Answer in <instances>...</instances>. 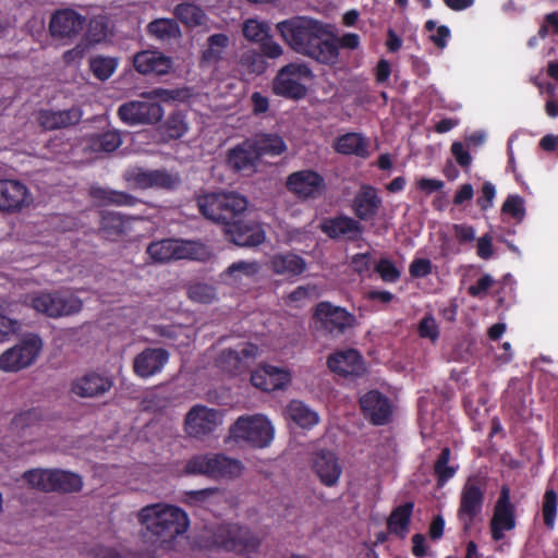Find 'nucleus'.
<instances>
[{
  "label": "nucleus",
  "mask_w": 558,
  "mask_h": 558,
  "mask_svg": "<svg viewBox=\"0 0 558 558\" xmlns=\"http://www.w3.org/2000/svg\"><path fill=\"white\" fill-rule=\"evenodd\" d=\"M277 29L294 51L320 63L337 62L339 51L327 25L310 17L295 16L278 23Z\"/></svg>",
  "instance_id": "obj_1"
},
{
  "label": "nucleus",
  "mask_w": 558,
  "mask_h": 558,
  "mask_svg": "<svg viewBox=\"0 0 558 558\" xmlns=\"http://www.w3.org/2000/svg\"><path fill=\"white\" fill-rule=\"evenodd\" d=\"M136 519L145 535L166 550H175L190 527L187 513L180 507L166 502L141 508Z\"/></svg>",
  "instance_id": "obj_2"
},
{
  "label": "nucleus",
  "mask_w": 558,
  "mask_h": 558,
  "mask_svg": "<svg viewBox=\"0 0 558 558\" xmlns=\"http://www.w3.org/2000/svg\"><path fill=\"white\" fill-rule=\"evenodd\" d=\"M229 438L253 448H266L275 438V426L265 414L242 415L230 426Z\"/></svg>",
  "instance_id": "obj_3"
},
{
  "label": "nucleus",
  "mask_w": 558,
  "mask_h": 558,
  "mask_svg": "<svg viewBox=\"0 0 558 558\" xmlns=\"http://www.w3.org/2000/svg\"><path fill=\"white\" fill-rule=\"evenodd\" d=\"M247 199L234 192L209 193L197 197L199 211L207 219L223 225L246 210Z\"/></svg>",
  "instance_id": "obj_4"
},
{
  "label": "nucleus",
  "mask_w": 558,
  "mask_h": 558,
  "mask_svg": "<svg viewBox=\"0 0 558 558\" xmlns=\"http://www.w3.org/2000/svg\"><path fill=\"white\" fill-rule=\"evenodd\" d=\"M259 544V538L247 527L238 523H223L213 532V542L205 547L217 546L250 557L258 549Z\"/></svg>",
  "instance_id": "obj_5"
},
{
  "label": "nucleus",
  "mask_w": 558,
  "mask_h": 558,
  "mask_svg": "<svg viewBox=\"0 0 558 558\" xmlns=\"http://www.w3.org/2000/svg\"><path fill=\"white\" fill-rule=\"evenodd\" d=\"M25 303L37 313L47 317L59 318L78 313L82 301L71 293L39 292L26 298Z\"/></svg>",
  "instance_id": "obj_6"
},
{
  "label": "nucleus",
  "mask_w": 558,
  "mask_h": 558,
  "mask_svg": "<svg viewBox=\"0 0 558 558\" xmlns=\"http://www.w3.org/2000/svg\"><path fill=\"white\" fill-rule=\"evenodd\" d=\"M313 77L311 69L303 62H292L281 68L272 81L274 94L301 99L306 93V83Z\"/></svg>",
  "instance_id": "obj_7"
},
{
  "label": "nucleus",
  "mask_w": 558,
  "mask_h": 558,
  "mask_svg": "<svg viewBox=\"0 0 558 558\" xmlns=\"http://www.w3.org/2000/svg\"><path fill=\"white\" fill-rule=\"evenodd\" d=\"M146 253L155 264H166L178 259H199L205 255V247L197 242L179 239H163L151 242Z\"/></svg>",
  "instance_id": "obj_8"
},
{
  "label": "nucleus",
  "mask_w": 558,
  "mask_h": 558,
  "mask_svg": "<svg viewBox=\"0 0 558 558\" xmlns=\"http://www.w3.org/2000/svg\"><path fill=\"white\" fill-rule=\"evenodd\" d=\"M43 345V340L38 335L24 336L15 345L0 355V369L19 372L31 366L41 353Z\"/></svg>",
  "instance_id": "obj_9"
},
{
  "label": "nucleus",
  "mask_w": 558,
  "mask_h": 558,
  "mask_svg": "<svg viewBox=\"0 0 558 558\" xmlns=\"http://www.w3.org/2000/svg\"><path fill=\"white\" fill-rule=\"evenodd\" d=\"M313 324L317 330L342 335L355 326L356 318L343 307L335 306L329 302H320L315 306Z\"/></svg>",
  "instance_id": "obj_10"
},
{
  "label": "nucleus",
  "mask_w": 558,
  "mask_h": 558,
  "mask_svg": "<svg viewBox=\"0 0 558 558\" xmlns=\"http://www.w3.org/2000/svg\"><path fill=\"white\" fill-rule=\"evenodd\" d=\"M223 417V411L197 404L186 413L184 430L190 437L204 438L222 425Z\"/></svg>",
  "instance_id": "obj_11"
},
{
  "label": "nucleus",
  "mask_w": 558,
  "mask_h": 558,
  "mask_svg": "<svg viewBox=\"0 0 558 558\" xmlns=\"http://www.w3.org/2000/svg\"><path fill=\"white\" fill-rule=\"evenodd\" d=\"M258 355V347L250 342H239L223 349L217 359V366L229 375L235 376L246 371Z\"/></svg>",
  "instance_id": "obj_12"
},
{
  "label": "nucleus",
  "mask_w": 558,
  "mask_h": 558,
  "mask_svg": "<svg viewBox=\"0 0 558 558\" xmlns=\"http://www.w3.org/2000/svg\"><path fill=\"white\" fill-rule=\"evenodd\" d=\"M118 116L128 125L154 124L162 119L163 109L154 101L132 100L119 107Z\"/></svg>",
  "instance_id": "obj_13"
},
{
  "label": "nucleus",
  "mask_w": 558,
  "mask_h": 558,
  "mask_svg": "<svg viewBox=\"0 0 558 558\" xmlns=\"http://www.w3.org/2000/svg\"><path fill=\"white\" fill-rule=\"evenodd\" d=\"M515 527L514 506L510 498V488L502 486L500 495L494 507L489 523L490 535L494 541L505 538L506 533Z\"/></svg>",
  "instance_id": "obj_14"
},
{
  "label": "nucleus",
  "mask_w": 558,
  "mask_h": 558,
  "mask_svg": "<svg viewBox=\"0 0 558 558\" xmlns=\"http://www.w3.org/2000/svg\"><path fill=\"white\" fill-rule=\"evenodd\" d=\"M33 194L19 180H0V211L19 213L33 203Z\"/></svg>",
  "instance_id": "obj_15"
},
{
  "label": "nucleus",
  "mask_w": 558,
  "mask_h": 558,
  "mask_svg": "<svg viewBox=\"0 0 558 558\" xmlns=\"http://www.w3.org/2000/svg\"><path fill=\"white\" fill-rule=\"evenodd\" d=\"M129 186L133 189H172L178 178L163 170H148L140 167L130 168L124 173Z\"/></svg>",
  "instance_id": "obj_16"
},
{
  "label": "nucleus",
  "mask_w": 558,
  "mask_h": 558,
  "mask_svg": "<svg viewBox=\"0 0 558 558\" xmlns=\"http://www.w3.org/2000/svg\"><path fill=\"white\" fill-rule=\"evenodd\" d=\"M287 187L298 197L307 199L322 196L326 190V183L318 172L301 170L288 177Z\"/></svg>",
  "instance_id": "obj_17"
},
{
  "label": "nucleus",
  "mask_w": 558,
  "mask_h": 558,
  "mask_svg": "<svg viewBox=\"0 0 558 558\" xmlns=\"http://www.w3.org/2000/svg\"><path fill=\"white\" fill-rule=\"evenodd\" d=\"M169 357L163 348H146L134 357L133 371L141 378H150L162 372Z\"/></svg>",
  "instance_id": "obj_18"
},
{
  "label": "nucleus",
  "mask_w": 558,
  "mask_h": 558,
  "mask_svg": "<svg viewBox=\"0 0 558 558\" xmlns=\"http://www.w3.org/2000/svg\"><path fill=\"white\" fill-rule=\"evenodd\" d=\"M230 241L240 246H256L265 242L266 232L259 223L234 218L223 229Z\"/></svg>",
  "instance_id": "obj_19"
},
{
  "label": "nucleus",
  "mask_w": 558,
  "mask_h": 558,
  "mask_svg": "<svg viewBox=\"0 0 558 558\" xmlns=\"http://www.w3.org/2000/svg\"><path fill=\"white\" fill-rule=\"evenodd\" d=\"M269 25L257 19H248L243 23L244 37L256 44H260L263 53L271 59L279 58L283 53L282 47L272 41L269 35Z\"/></svg>",
  "instance_id": "obj_20"
},
{
  "label": "nucleus",
  "mask_w": 558,
  "mask_h": 558,
  "mask_svg": "<svg viewBox=\"0 0 558 558\" xmlns=\"http://www.w3.org/2000/svg\"><path fill=\"white\" fill-rule=\"evenodd\" d=\"M251 381L263 391L284 389L291 383V373L284 367L264 364L253 371Z\"/></svg>",
  "instance_id": "obj_21"
},
{
  "label": "nucleus",
  "mask_w": 558,
  "mask_h": 558,
  "mask_svg": "<svg viewBox=\"0 0 558 558\" xmlns=\"http://www.w3.org/2000/svg\"><path fill=\"white\" fill-rule=\"evenodd\" d=\"M85 17L72 9L57 11L50 19L49 31L58 38H73L84 28Z\"/></svg>",
  "instance_id": "obj_22"
},
{
  "label": "nucleus",
  "mask_w": 558,
  "mask_h": 558,
  "mask_svg": "<svg viewBox=\"0 0 558 558\" xmlns=\"http://www.w3.org/2000/svg\"><path fill=\"white\" fill-rule=\"evenodd\" d=\"M312 468L322 484L336 486L342 474V465L333 451L319 450L312 460Z\"/></svg>",
  "instance_id": "obj_23"
},
{
  "label": "nucleus",
  "mask_w": 558,
  "mask_h": 558,
  "mask_svg": "<svg viewBox=\"0 0 558 558\" xmlns=\"http://www.w3.org/2000/svg\"><path fill=\"white\" fill-rule=\"evenodd\" d=\"M360 404L364 415L375 425L386 424L392 415L390 400L377 390L363 395Z\"/></svg>",
  "instance_id": "obj_24"
},
{
  "label": "nucleus",
  "mask_w": 558,
  "mask_h": 558,
  "mask_svg": "<svg viewBox=\"0 0 558 558\" xmlns=\"http://www.w3.org/2000/svg\"><path fill=\"white\" fill-rule=\"evenodd\" d=\"M112 387V380L98 373H86L75 378L71 384V392L80 398H97Z\"/></svg>",
  "instance_id": "obj_25"
},
{
  "label": "nucleus",
  "mask_w": 558,
  "mask_h": 558,
  "mask_svg": "<svg viewBox=\"0 0 558 558\" xmlns=\"http://www.w3.org/2000/svg\"><path fill=\"white\" fill-rule=\"evenodd\" d=\"M484 501L482 488L475 481L469 480L461 493L459 519L469 527L474 518L481 512Z\"/></svg>",
  "instance_id": "obj_26"
},
{
  "label": "nucleus",
  "mask_w": 558,
  "mask_h": 558,
  "mask_svg": "<svg viewBox=\"0 0 558 558\" xmlns=\"http://www.w3.org/2000/svg\"><path fill=\"white\" fill-rule=\"evenodd\" d=\"M327 364L330 371L342 376H360L365 372L363 357L353 349L330 354Z\"/></svg>",
  "instance_id": "obj_27"
},
{
  "label": "nucleus",
  "mask_w": 558,
  "mask_h": 558,
  "mask_svg": "<svg viewBox=\"0 0 558 558\" xmlns=\"http://www.w3.org/2000/svg\"><path fill=\"white\" fill-rule=\"evenodd\" d=\"M133 65L141 74H167L172 68V61L156 50H144L133 58Z\"/></svg>",
  "instance_id": "obj_28"
},
{
  "label": "nucleus",
  "mask_w": 558,
  "mask_h": 558,
  "mask_svg": "<svg viewBox=\"0 0 558 558\" xmlns=\"http://www.w3.org/2000/svg\"><path fill=\"white\" fill-rule=\"evenodd\" d=\"M252 140H246L229 151L228 163L236 171L252 173L256 170L259 156Z\"/></svg>",
  "instance_id": "obj_29"
},
{
  "label": "nucleus",
  "mask_w": 558,
  "mask_h": 558,
  "mask_svg": "<svg viewBox=\"0 0 558 558\" xmlns=\"http://www.w3.org/2000/svg\"><path fill=\"white\" fill-rule=\"evenodd\" d=\"M260 271V264L256 260L235 262L231 264L225 272L226 283L233 287H244L256 281Z\"/></svg>",
  "instance_id": "obj_30"
},
{
  "label": "nucleus",
  "mask_w": 558,
  "mask_h": 558,
  "mask_svg": "<svg viewBox=\"0 0 558 558\" xmlns=\"http://www.w3.org/2000/svg\"><path fill=\"white\" fill-rule=\"evenodd\" d=\"M269 269L287 278L298 277L306 269V262L293 253L276 254L268 262Z\"/></svg>",
  "instance_id": "obj_31"
},
{
  "label": "nucleus",
  "mask_w": 558,
  "mask_h": 558,
  "mask_svg": "<svg viewBox=\"0 0 558 558\" xmlns=\"http://www.w3.org/2000/svg\"><path fill=\"white\" fill-rule=\"evenodd\" d=\"M82 118V111L71 108L62 111L41 110L37 114L38 123L46 130L66 128L77 123Z\"/></svg>",
  "instance_id": "obj_32"
},
{
  "label": "nucleus",
  "mask_w": 558,
  "mask_h": 558,
  "mask_svg": "<svg viewBox=\"0 0 558 558\" xmlns=\"http://www.w3.org/2000/svg\"><path fill=\"white\" fill-rule=\"evenodd\" d=\"M380 204L381 199L377 195V191L366 185L361 189L354 198V213L360 219L367 220L376 215Z\"/></svg>",
  "instance_id": "obj_33"
},
{
  "label": "nucleus",
  "mask_w": 558,
  "mask_h": 558,
  "mask_svg": "<svg viewBox=\"0 0 558 558\" xmlns=\"http://www.w3.org/2000/svg\"><path fill=\"white\" fill-rule=\"evenodd\" d=\"M284 417L302 428H311L318 421V414L300 400H292L284 409Z\"/></svg>",
  "instance_id": "obj_34"
},
{
  "label": "nucleus",
  "mask_w": 558,
  "mask_h": 558,
  "mask_svg": "<svg viewBox=\"0 0 558 558\" xmlns=\"http://www.w3.org/2000/svg\"><path fill=\"white\" fill-rule=\"evenodd\" d=\"M322 230L330 238L353 236L361 232L360 223L350 217L327 219L322 223Z\"/></svg>",
  "instance_id": "obj_35"
},
{
  "label": "nucleus",
  "mask_w": 558,
  "mask_h": 558,
  "mask_svg": "<svg viewBox=\"0 0 558 558\" xmlns=\"http://www.w3.org/2000/svg\"><path fill=\"white\" fill-rule=\"evenodd\" d=\"M213 477L215 480L219 478H227L232 480L241 476L244 470L243 463L238 460L230 457H227L221 453H215L214 454V462H213Z\"/></svg>",
  "instance_id": "obj_36"
},
{
  "label": "nucleus",
  "mask_w": 558,
  "mask_h": 558,
  "mask_svg": "<svg viewBox=\"0 0 558 558\" xmlns=\"http://www.w3.org/2000/svg\"><path fill=\"white\" fill-rule=\"evenodd\" d=\"M90 196L99 205L113 204L119 206H133L136 198L123 193L100 186H93L90 189Z\"/></svg>",
  "instance_id": "obj_37"
},
{
  "label": "nucleus",
  "mask_w": 558,
  "mask_h": 558,
  "mask_svg": "<svg viewBox=\"0 0 558 558\" xmlns=\"http://www.w3.org/2000/svg\"><path fill=\"white\" fill-rule=\"evenodd\" d=\"M414 505L407 502L397 507L389 517L388 529L389 532L398 536H405L409 532V524Z\"/></svg>",
  "instance_id": "obj_38"
},
{
  "label": "nucleus",
  "mask_w": 558,
  "mask_h": 558,
  "mask_svg": "<svg viewBox=\"0 0 558 558\" xmlns=\"http://www.w3.org/2000/svg\"><path fill=\"white\" fill-rule=\"evenodd\" d=\"M336 150L347 155L354 154L363 158L368 156L367 143L357 133H348L340 136L336 143Z\"/></svg>",
  "instance_id": "obj_39"
},
{
  "label": "nucleus",
  "mask_w": 558,
  "mask_h": 558,
  "mask_svg": "<svg viewBox=\"0 0 558 558\" xmlns=\"http://www.w3.org/2000/svg\"><path fill=\"white\" fill-rule=\"evenodd\" d=\"M251 140L256 145L259 159L264 156H279L287 149L286 143L279 135L262 134Z\"/></svg>",
  "instance_id": "obj_40"
},
{
  "label": "nucleus",
  "mask_w": 558,
  "mask_h": 558,
  "mask_svg": "<svg viewBox=\"0 0 558 558\" xmlns=\"http://www.w3.org/2000/svg\"><path fill=\"white\" fill-rule=\"evenodd\" d=\"M56 473L57 470L35 469L25 472L23 474V478L31 488L43 492H52Z\"/></svg>",
  "instance_id": "obj_41"
},
{
  "label": "nucleus",
  "mask_w": 558,
  "mask_h": 558,
  "mask_svg": "<svg viewBox=\"0 0 558 558\" xmlns=\"http://www.w3.org/2000/svg\"><path fill=\"white\" fill-rule=\"evenodd\" d=\"M148 32L159 40L167 41L178 38L181 31L175 21L171 19H158L149 23Z\"/></svg>",
  "instance_id": "obj_42"
},
{
  "label": "nucleus",
  "mask_w": 558,
  "mask_h": 558,
  "mask_svg": "<svg viewBox=\"0 0 558 558\" xmlns=\"http://www.w3.org/2000/svg\"><path fill=\"white\" fill-rule=\"evenodd\" d=\"M215 453H203L192 457L184 466V473L187 475H205L213 477Z\"/></svg>",
  "instance_id": "obj_43"
},
{
  "label": "nucleus",
  "mask_w": 558,
  "mask_h": 558,
  "mask_svg": "<svg viewBox=\"0 0 558 558\" xmlns=\"http://www.w3.org/2000/svg\"><path fill=\"white\" fill-rule=\"evenodd\" d=\"M175 16L190 27L203 25L206 22L205 13L191 3L179 4L174 10Z\"/></svg>",
  "instance_id": "obj_44"
},
{
  "label": "nucleus",
  "mask_w": 558,
  "mask_h": 558,
  "mask_svg": "<svg viewBox=\"0 0 558 558\" xmlns=\"http://www.w3.org/2000/svg\"><path fill=\"white\" fill-rule=\"evenodd\" d=\"M558 512V495L553 488L546 489L542 501V515L548 530H554Z\"/></svg>",
  "instance_id": "obj_45"
},
{
  "label": "nucleus",
  "mask_w": 558,
  "mask_h": 558,
  "mask_svg": "<svg viewBox=\"0 0 558 558\" xmlns=\"http://www.w3.org/2000/svg\"><path fill=\"white\" fill-rule=\"evenodd\" d=\"M322 289L316 284L299 286L286 296V303L290 306L300 307L312 298H318Z\"/></svg>",
  "instance_id": "obj_46"
},
{
  "label": "nucleus",
  "mask_w": 558,
  "mask_h": 558,
  "mask_svg": "<svg viewBox=\"0 0 558 558\" xmlns=\"http://www.w3.org/2000/svg\"><path fill=\"white\" fill-rule=\"evenodd\" d=\"M118 59L112 57L96 56L89 61L93 74L100 81L108 80L118 68Z\"/></svg>",
  "instance_id": "obj_47"
},
{
  "label": "nucleus",
  "mask_w": 558,
  "mask_h": 558,
  "mask_svg": "<svg viewBox=\"0 0 558 558\" xmlns=\"http://www.w3.org/2000/svg\"><path fill=\"white\" fill-rule=\"evenodd\" d=\"M122 144L120 132L112 130L92 138V149L95 151L111 153Z\"/></svg>",
  "instance_id": "obj_48"
},
{
  "label": "nucleus",
  "mask_w": 558,
  "mask_h": 558,
  "mask_svg": "<svg viewBox=\"0 0 558 558\" xmlns=\"http://www.w3.org/2000/svg\"><path fill=\"white\" fill-rule=\"evenodd\" d=\"M229 44V38L225 34H215L208 38V47L203 53L206 62H217L221 59L225 49Z\"/></svg>",
  "instance_id": "obj_49"
},
{
  "label": "nucleus",
  "mask_w": 558,
  "mask_h": 558,
  "mask_svg": "<svg viewBox=\"0 0 558 558\" xmlns=\"http://www.w3.org/2000/svg\"><path fill=\"white\" fill-rule=\"evenodd\" d=\"M54 480L53 490L71 493L80 490L83 486L81 476L66 471L57 470Z\"/></svg>",
  "instance_id": "obj_50"
},
{
  "label": "nucleus",
  "mask_w": 558,
  "mask_h": 558,
  "mask_svg": "<svg viewBox=\"0 0 558 558\" xmlns=\"http://www.w3.org/2000/svg\"><path fill=\"white\" fill-rule=\"evenodd\" d=\"M10 311L4 301H0V343L20 329V323L9 317Z\"/></svg>",
  "instance_id": "obj_51"
},
{
  "label": "nucleus",
  "mask_w": 558,
  "mask_h": 558,
  "mask_svg": "<svg viewBox=\"0 0 558 558\" xmlns=\"http://www.w3.org/2000/svg\"><path fill=\"white\" fill-rule=\"evenodd\" d=\"M166 134L170 138H180L187 132V123L181 113H174L166 122Z\"/></svg>",
  "instance_id": "obj_52"
},
{
  "label": "nucleus",
  "mask_w": 558,
  "mask_h": 558,
  "mask_svg": "<svg viewBox=\"0 0 558 558\" xmlns=\"http://www.w3.org/2000/svg\"><path fill=\"white\" fill-rule=\"evenodd\" d=\"M189 296L198 303H210L216 298L215 289L206 283H196L189 288Z\"/></svg>",
  "instance_id": "obj_53"
},
{
  "label": "nucleus",
  "mask_w": 558,
  "mask_h": 558,
  "mask_svg": "<svg viewBox=\"0 0 558 558\" xmlns=\"http://www.w3.org/2000/svg\"><path fill=\"white\" fill-rule=\"evenodd\" d=\"M450 459V450L449 448H444L440 457L438 458L435 464V471L438 475L439 482L441 484L446 483L449 478H451L456 474V468L448 465Z\"/></svg>",
  "instance_id": "obj_54"
},
{
  "label": "nucleus",
  "mask_w": 558,
  "mask_h": 558,
  "mask_svg": "<svg viewBox=\"0 0 558 558\" xmlns=\"http://www.w3.org/2000/svg\"><path fill=\"white\" fill-rule=\"evenodd\" d=\"M376 272L385 282L393 283L400 278V270L395 263L388 258H381L375 266Z\"/></svg>",
  "instance_id": "obj_55"
},
{
  "label": "nucleus",
  "mask_w": 558,
  "mask_h": 558,
  "mask_svg": "<svg viewBox=\"0 0 558 558\" xmlns=\"http://www.w3.org/2000/svg\"><path fill=\"white\" fill-rule=\"evenodd\" d=\"M502 211L521 221L525 215L523 198L519 195H509L502 205Z\"/></svg>",
  "instance_id": "obj_56"
},
{
  "label": "nucleus",
  "mask_w": 558,
  "mask_h": 558,
  "mask_svg": "<svg viewBox=\"0 0 558 558\" xmlns=\"http://www.w3.org/2000/svg\"><path fill=\"white\" fill-rule=\"evenodd\" d=\"M183 90L180 89H165V88H155L149 92L142 93V97L148 99V100H162V101H170L175 99H181L183 95Z\"/></svg>",
  "instance_id": "obj_57"
},
{
  "label": "nucleus",
  "mask_w": 558,
  "mask_h": 558,
  "mask_svg": "<svg viewBox=\"0 0 558 558\" xmlns=\"http://www.w3.org/2000/svg\"><path fill=\"white\" fill-rule=\"evenodd\" d=\"M418 335L421 338L429 339L433 342L438 339L439 328L432 315H426L422 318L418 324Z\"/></svg>",
  "instance_id": "obj_58"
},
{
  "label": "nucleus",
  "mask_w": 558,
  "mask_h": 558,
  "mask_svg": "<svg viewBox=\"0 0 558 558\" xmlns=\"http://www.w3.org/2000/svg\"><path fill=\"white\" fill-rule=\"evenodd\" d=\"M101 226L114 233H123L126 229L125 219L118 213H108L102 217Z\"/></svg>",
  "instance_id": "obj_59"
},
{
  "label": "nucleus",
  "mask_w": 558,
  "mask_h": 558,
  "mask_svg": "<svg viewBox=\"0 0 558 558\" xmlns=\"http://www.w3.org/2000/svg\"><path fill=\"white\" fill-rule=\"evenodd\" d=\"M548 34L558 35V11L546 14L543 20L538 31V36L544 38Z\"/></svg>",
  "instance_id": "obj_60"
},
{
  "label": "nucleus",
  "mask_w": 558,
  "mask_h": 558,
  "mask_svg": "<svg viewBox=\"0 0 558 558\" xmlns=\"http://www.w3.org/2000/svg\"><path fill=\"white\" fill-rule=\"evenodd\" d=\"M493 283V277L490 275H484L476 281L475 284L469 287L468 292L474 298H483L486 295Z\"/></svg>",
  "instance_id": "obj_61"
},
{
  "label": "nucleus",
  "mask_w": 558,
  "mask_h": 558,
  "mask_svg": "<svg viewBox=\"0 0 558 558\" xmlns=\"http://www.w3.org/2000/svg\"><path fill=\"white\" fill-rule=\"evenodd\" d=\"M432 272V263L426 258H415L410 265V274L414 278H423Z\"/></svg>",
  "instance_id": "obj_62"
},
{
  "label": "nucleus",
  "mask_w": 558,
  "mask_h": 558,
  "mask_svg": "<svg viewBox=\"0 0 558 558\" xmlns=\"http://www.w3.org/2000/svg\"><path fill=\"white\" fill-rule=\"evenodd\" d=\"M495 196V185L490 182H485L482 187V195L477 199L480 207L484 210L490 208L494 204Z\"/></svg>",
  "instance_id": "obj_63"
},
{
  "label": "nucleus",
  "mask_w": 558,
  "mask_h": 558,
  "mask_svg": "<svg viewBox=\"0 0 558 558\" xmlns=\"http://www.w3.org/2000/svg\"><path fill=\"white\" fill-rule=\"evenodd\" d=\"M451 153L456 158L457 162L461 167H469L472 162V157L464 145L460 142H454L451 145Z\"/></svg>",
  "instance_id": "obj_64"
}]
</instances>
